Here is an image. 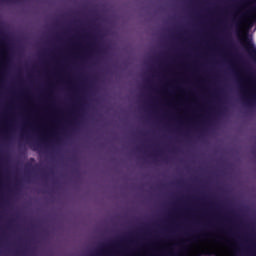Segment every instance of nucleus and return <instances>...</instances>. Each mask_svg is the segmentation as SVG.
Here are the masks:
<instances>
[{
	"instance_id": "1",
	"label": "nucleus",
	"mask_w": 256,
	"mask_h": 256,
	"mask_svg": "<svg viewBox=\"0 0 256 256\" xmlns=\"http://www.w3.org/2000/svg\"><path fill=\"white\" fill-rule=\"evenodd\" d=\"M244 101H245V104L247 105V107H253L255 101H256V98L253 99V98H246V97H243Z\"/></svg>"
},
{
	"instance_id": "3",
	"label": "nucleus",
	"mask_w": 256,
	"mask_h": 256,
	"mask_svg": "<svg viewBox=\"0 0 256 256\" xmlns=\"http://www.w3.org/2000/svg\"><path fill=\"white\" fill-rule=\"evenodd\" d=\"M32 147H34V149H39V147H41V145L37 142H35L34 144H32Z\"/></svg>"
},
{
	"instance_id": "4",
	"label": "nucleus",
	"mask_w": 256,
	"mask_h": 256,
	"mask_svg": "<svg viewBox=\"0 0 256 256\" xmlns=\"http://www.w3.org/2000/svg\"><path fill=\"white\" fill-rule=\"evenodd\" d=\"M192 237H193V239H197V236H196V235H193Z\"/></svg>"
},
{
	"instance_id": "2",
	"label": "nucleus",
	"mask_w": 256,
	"mask_h": 256,
	"mask_svg": "<svg viewBox=\"0 0 256 256\" xmlns=\"http://www.w3.org/2000/svg\"><path fill=\"white\" fill-rule=\"evenodd\" d=\"M236 29H241V22H238L237 20H234Z\"/></svg>"
}]
</instances>
